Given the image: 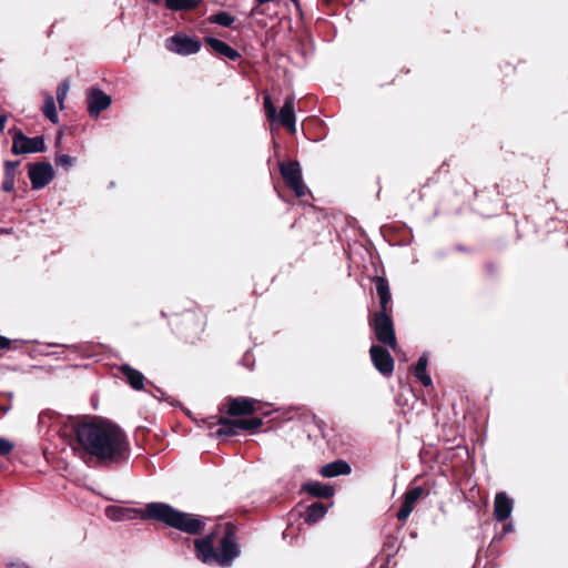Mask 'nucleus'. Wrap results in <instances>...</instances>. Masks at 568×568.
I'll list each match as a JSON object with an SVG mask.
<instances>
[{
  "label": "nucleus",
  "instance_id": "obj_16",
  "mask_svg": "<svg viewBox=\"0 0 568 568\" xmlns=\"http://www.w3.org/2000/svg\"><path fill=\"white\" fill-rule=\"evenodd\" d=\"M204 41L207 45H210V48L214 52L223 57H226L232 61H236L241 58V54L235 49H233L231 45H229L226 42L220 39L209 36L204 38Z\"/></svg>",
  "mask_w": 568,
  "mask_h": 568
},
{
  "label": "nucleus",
  "instance_id": "obj_32",
  "mask_svg": "<svg viewBox=\"0 0 568 568\" xmlns=\"http://www.w3.org/2000/svg\"><path fill=\"white\" fill-rule=\"evenodd\" d=\"M413 509H414V505L403 501L400 508L398 509V511L396 514L397 519L400 521H405L412 514Z\"/></svg>",
  "mask_w": 568,
  "mask_h": 568
},
{
  "label": "nucleus",
  "instance_id": "obj_43",
  "mask_svg": "<svg viewBox=\"0 0 568 568\" xmlns=\"http://www.w3.org/2000/svg\"><path fill=\"white\" fill-rule=\"evenodd\" d=\"M156 392L160 393L161 395H164V392H162V389L160 388H156Z\"/></svg>",
  "mask_w": 568,
  "mask_h": 568
},
{
  "label": "nucleus",
  "instance_id": "obj_42",
  "mask_svg": "<svg viewBox=\"0 0 568 568\" xmlns=\"http://www.w3.org/2000/svg\"><path fill=\"white\" fill-rule=\"evenodd\" d=\"M192 317H193V315L190 313L184 315L185 321H190Z\"/></svg>",
  "mask_w": 568,
  "mask_h": 568
},
{
  "label": "nucleus",
  "instance_id": "obj_1",
  "mask_svg": "<svg viewBox=\"0 0 568 568\" xmlns=\"http://www.w3.org/2000/svg\"><path fill=\"white\" fill-rule=\"evenodd\" d=\"M74 433L83 452L104 465L119 464L129 457L128 436L115 424L81 423L74 427Z\"/></svg>",
  "mask_w": 568,
  "mask_h": 568
},
{
  "label": "nucleus",
  "instance_id": "obj_20",
  "mask_svg": "<svg viewBox=\"0 0 568 568\" xmlns=\"http://www.w3.org/2000/svg\"><path fill=\"white\" fill-rule=\"evenodd\" d=\"M303 489L310 495L318 498H331L335 494L333 486L320 481H310L303 485Z\"/></svg>",
  "mask_w": 568,
  "mask_h": 568
},
{
  "label": "nucleus",
  "instance_id": "obj_37",
  "mask_svg": "<svg viewBox=\"0 0 568 568\" xmlns=\"http://www.w3.org/2000/svg\"><path fill=\"white\" fill-rule=\"evenodd\" d=\"M11 339L0 335V349L9 348Z\"/></svg>",
  "mask_w": 568,
  "mask_h": 568
},
{
  "label": "nucleus",
  "instance_id": "obj_5",
  "mask_svg": "<svg viewBox=\"0 0 568 568\" xmlns=\"http://www.w3.org/2000/svg\"><path fill=\"white\" fill-rule=\"evenodd\" d=\"M278 169L286 185L297 197H302L308 192L307 186L303 182L302 169L297 161L280 162Z\"/></svg>",
  "mask_w": 568,
  "mask_h": 568
},
{
  "label": "nucleus",
  "instance_id": "obj_8",
  "mask_svg": "<svg viewBox=\"0 0 568 568\" xmlns=\"http://www.w3.org/2000/svg\"><path fill=\"white\" fill-rule=\"evenodd\" d=\"M28 176L33 190H41L54 178V170L49 162H34L28 166Z\"/></svg>",
  "mask_w": 568,
  "mask_h": 568
},
{
  "label": "nucleus",
  "instance_id": "obj_19",
  "mask_svg": "<svg viewBox=\"0 0 568 568\" xmlns=\"http://www.w3.org/2000/svg\"><path fill=\"white\" fill-rule=\"evenodd\" d=\"M374 282H375L376 293L379 297V306H381L379 311H390L388 308V304L390 303L392 294H390L389 284H388L387 280L382 276H375Z\"/></svg>",
  "mask_w": 568,
  "mask_h": 568
},
{
  "label": "nucleus",
  "instance_id": "obj_7",
  "mask_svg": "<svg viewBox=\"0 0 568 568\" xmlns=\"http://www.w3.org/2000/svg\"><path fill=\"white\" fill-rule=\"evenodd\" d=\"M239 555L240 548L235 541V535L231 530H226L220 540L217 550H215V564L221 567H229Z\"/></svg>",
  "mask_w": 568,
  "mask_h": 568
},
{
  "label": "nucleus",
  "instance_id": "obj_10",
  "mask_svg": "<svg viewBox=\"0 0 568 568\" xmlns=\"http://www.w3.org/2000/svg\"><path fill=\"white\" fill-rule=\"evenodd\" d=\"M148 514V504L144 509L141 508H130L111 505L105 508V516L113 521H123V520H133L135 518H140L142 520L150 519Z\"/></svg>",
  "mask_w": 568,
  "mask_h": 568
},
{
  "label": "nucleus",
  "instance_id": "obj_34",
  "mask_svg": "<svg viewBox=\"0 0 568 568\" xmlns=\"http://www.w3.org/2000/svg\"><path fill=\"white\" fill-rule=\"evenodd\" d=\"M14 445L12 442L0 437V456H6L10 454L13 449Z\"/></svg>",
  "mask_w": 568,
  "mask_h": 568
},
{
  "label": "nucleus",
  "instance_id": "obj_4",
  "mask_svg": "<svg viewBox=\"0 0 568 568\" xmlns=\"http://www.w3.org/2000/svg\"><path fill=\"white\" fill-rule=\"evenodd\" d=\"M9 133L12 135L11 152L16 155L45 151V141L42 135L29 138L19 129H10Z\"/></svg>",
  "mask_w": 568,
  "mask_h": 568
},
{
  "label": "nucleus",
  "instance_id": "obj_25",
  "mask_svg": "<svg viewBox=\"0 0 568 568\" xmlns=\"http://www.w3.org/2000/svg\"><path fill=\"white\" fill-rule=\"evenodd\" d=\"M42 112L50 122H52L53 124L58 123L59 116L55 108V102L52 95L48 94L45 97Z\"/></svg>",
  "mask_w": 568,
  "mask_h": 568
},
{
  "label": "nucleus",
  "instance_id": "obj_6",
  "mask_svg": "<svg viewBox=\"0 0 568 568\" xmlns=\"http://www.w3.org/2000/svg\"><path fill=\"white\" fill-rule=\"evenodd\" d=\"M201 47L200 40L185 33H175L165 41V48L179 55L195 54L201 50Z\"/></svg>",
  "mask_w": 568,
  "mask_h": 568
},
{
  "label": "nucleus",
  "instance_id": "obj_2",
  "mask_svg": "<svg viewBox=\"0 0 568 568\" xmlns=\"http://www.w3.org/2000/svg\"><path fill=\"white\" fill-rule=\"evenodd\" d=\"M148 516L182 532L196 535L204 530L206 518L203 516L181 511L170 504L153 501L148 504Z\"/></svg>",
  "mask_w": 568,
  "mask_h": 568
},
{
  "label": "nucleus",
  "instance_id": "obj_36",
  "mask_svg": "<svg viewBox=\"0 0 568 568\" xmlns=\"http://www.w3.org/2000/svg\"><path fill=\"white\" fill-rule=\"evenodd\" d=\"M273 1L274 0H255V6L253 7L251 14H255L257 12V8L260 6H263V4L273 2Z\"/></svg>",
  "mask_w": 568,
  "mask_h": 568
},
{
  "label": "nucleus",
  "instance_id": "obj_12",
  "mask_svg": "<svg viewBox=\"0 0 568 568\" xmlns=\"http://www.w3.org/2000/svg\"><path fill=\"white\" fill-rule=\"evenodd\" d=\"M196 558L203 564H215V548L213 534L205 535L194 540Z\"/></svg>",
  "mask_w": 568,
  "mask_h": 568
},
{
  "label": "nucleus",
  "instance_id": "obj_21",
  "mask_svg": "<svg viewBox=\"0 0 568 568\" xmlns=\"http://www.w3.org/2000/svg\"><path fill=\"white\" fill-rule=\"evenodd\" d=\"M428 355L424 353L417 361L414 367L415 377L425 386L428 387L433 384L432 377L427 374Z\"/></svg>",
  "mask_w": 568,
  "mask_h": 568
},
{
  "label": "nucleus",
  "instance_id": "obj_23",
  "mask_svg": "<svg viewBox=\"0 0 568 568\" xmlns=\"http://www.w3.org/2000/svg\"><path fill=\"white\" fill-rule=\"evenodd\" d=\"M328 510V507L323 503L316 501L311 504L305 514V523L313 525L316 524L320 519H322Z\"/></svg>",
  "mask_w": 568,
  "mask_h": 568
},
{
  "label": "nucleus",
  "instance_id": "obj_29",
  "mask_svg": "<svg viewBox=\"0 0 568 568\" xmlns=\"http://www.w3.org/2000/svg\"><path fill=\"white\" fill-rule=\"evenodd\" d=\"M70 85L68 80H63L57 89V101L60 105V108H63L64 100L67 98V94L69 92Z\"/></svg>",
  "mask_w": 568,
  "mask_h": 568
},
{
  "label": "nucleus",
  "instance_id": "obj_33",
  "mask_svg": "<svg viewBox=\"0 0 568 568\" xmlns=\"http://www.w3.org/2000/svg\"><path fill=\"white\" fill-rule=\"evenodd\" d=\"M16 175L11 173H4V178L1 184V189L4 192H12L14 190Z\"/></svg>",
  "mask_w": 568,
  "mask_h": 568
},
{
  "label": "nucleus",
  "instance_id": "obj_11",
  "mask_svg": "<svg viewBox=\"0 0 568 568\" xmlns=\"http://www.w3.org/2000/svg\"><path fill=\"white\" fill-rule=\"evenodd\" d=\"M374 367L384 376H390L394 371V359L390 353L379 345H372L369 349Z\"/></svg>",
  "mask_w": 568,
  "mask_h": 568
},
{
  "label": "nucleus",
  "instance_id": "obj_13",
  "mask_svg": "<svg viewBox=\"0 0 568 568\" xmlns=\"http://www.w3.org/2000/svg\"><path fill=\"white\" fill-rule=\"evenodd\" d=\"M295 97L290 94L285 98L284 104L281 108L278 114L276 113V120L281 125L286 128L290 132H296V116H295Z\"/></svg>",
  "mask_w": 568,
  "mask_h": 568
},
{
  "label": "nucleus",
  "instance_id": "obj_40",
  "mask_svg": "<svg viewBox=\"0 0 568 568\" xmlns=\"http://www.w3.org/2000/svg\"><path fill=\"white\" fill-rule=\"evenodd\" d=\"M504 531H505L506 534H508V532L513 531V525H511V524H507V525H505V526H504Z\"/></svg>",
  "mask_w": 568,
  "mask_h": 568
},
{
  "label": "nucleus",
  "instance_id": "obj_39",
  "mask_svg": "<svg viewBox=\"0 0 568 568\" xmlns=\"http://www.w3.org/2000/svg\"><path fill=\"white\" fill-rule=\"evenodd\" d=\"M7 115L6 114H0V133L3 132L4 130V126H6V123H7Z\"/></svg>",
  "mask_w": 568,
  "mask_h": 568
},
{
  "label": "nucleus",
  "instance_id": "obj_9",
  "mask_svg": "<svg viewBox=\"0 0 568 568\" xmlns=\"http://www.w3.org/2000/svg\"><path fill=\"white\" fill-rule=\"evenodd\" d=\"M111 103V97L102 89L92 87L87 90V108L91 118L98 119L100 113L106 110Z\"/></svg>",
  "mask_w": 568,
  "mask_h": 568
},
{
  "label": "nucleus",
  "instance_id": "obj_44",
  "mask_svg": "<svg viewBox=\"0 0 568 568\" xmlns=\"http://www.w3.org/2000/svg\"><path fill=\"white\" fill-rule=\"evenodd\" d=\"M292 2H296L297 0H291Z\"/></svg>",
  "mask_w": 568,
  "mask_h": 568
},
{
  "label": "nucleus",
  "instance_id": "obj_28",
  "mask_svg": "<svg viewBox=\"0 0 568 568\" xmlns=\"http://www.w3.org/2000/svg\"><path fill=\"white\" fill-rule=\"evenodd\" d=\"M263 420L260 417H253L250 419H239L240 428L243 430L256 429L262 426Z\"/></svg>",
  "mask_w": 568,
  "mask_h": 568
},
{
  "label": "nucleus",
  "instance_id": "obj_14",
  "mask_svg": "<svg viewBox=\"0 0 568 568\" xmlns=\"http://www.w3.org/2000/svg\"><path fill=\"white\" fill-rule=\"evenodd\" d=\"M514 501L506 493H498L494 501V516L497 521H505L513 511Z\"/></svg>",
  "mask_w": 568,
  "mask_h": 568
},
{
  "label": "nucleus",
  "instance_id": "obj_24",
  "mask_svg": "<svg viewBox=\"0 0 568 568\" xmlns=\"http://www.w3.org/2000/svg\"><path fill=\"white\" fill-rule=\"evenodd\" d=\"M202 0H164L165 7L171 11H189L196 8Z\"/></svg>",
  "mask_w": 568,
  "mask_h": 568
},
{
  "label": "nucleus",
  "instance_id": "obj_31",
  "mask_svg": "<svg viewBox=\"0 0 568 568\" xmlns=\"http://www.w3.org/2000/svg\"><path fill=\"white\" fill-rule=\"evenodd\" d=\"M264 109L268 121L273 122L276 120V108L274 106L268 95L264 97Z\"/></svg>",
  "mask_w": 568,
  "mask_h": 568
},
{
  "label": "nucleus",
  "instance_id": "obj_18",
  "mask_svg": "<svg viewBox=\"0 0 568 568\" xmlns=\"http://www.w3.org/2000/svg\"><path fill=\"white\" fill-rule=\"evenodd\" d=\"M351 473H352L351 465L343 459H337L332 463H328V464L322 466L320 469V474L326 478L349 475Z\"/></svg>",
  "mask_w": 568,
  "mask_h": 568
},
{
  "label": "nucleus",
  "instance_id": "obj_41",
  "mask_svg": "<svg viewBox=\"0 0 568 568\" xmlns=\"http://www.w3.org/2000/svg\"><path fill=\"white\" fill-rule=\"evenodd\" d=\"M385 546H387L388 548H392L395 549V541L394 540H388L387 542H385Z\"/></svg>",
  "mask_w": 568,
  "mask_h": 568
},
{
  "label": "nucleus",
  "instance_id": "obj_15",
  "mask_svg": "<svg viewBox=\"0 0 568 568\" xmlns=\"http://www.w3.org/2000/svg\"><path fill=\"white\" fill-rule=\"evenodd\" d=\"M254 399L247 397H235L231 399L227 414L231 416L251 415L255 412Z\"/></svg>",
  "mask_w": 568,
  "mask_h": 568
},
{
  "label": "nucleus",
  "instance_id": "obj_26",
  "mask_svg": "<svg viewBox=\"0 0 568 568\" xmlns=\"http://www.w3.org/2000/svg\"><path fill=\"white\" fill-rule=\"evenodd\" d=\"M209 21L211 23H215L222 27H231L234 23L235 18L226 11H221L216 14L211 16L209 18Z\"/></svg>",
  "mask_w": 568,
  "mask_h": 568
},
{
  "label": "nucleus",
  "instance_id": "obj_30",
  "mask_svg": "<svg viewBox=\"0 0 568 568\" xmlns=\"http://www.w3.org/2000/svg\"><path fill=\"white\" fill-rule=\"evenodd\" d=\"M75 164V159L69 154H59L55 156V165L61 166L65 170L72 168Z\"/></svg>",
  "mask_w": 568,
  "mask_h": 568
},
{
  "label": "nucleus",
  "instance_id": "obj_38",
  "mask_svg": "<svg viewBox=\"0 0 568 568\" xmlns=\"http://www.w3.org/2000/svg\"><path fill=\"white\" fill-rule=\"evenodd\" d=\"M9 568H30L26 562L17 560L9 564Z\"/></svg>",
  "mask_w": 568,
  "mask_h": 568
},
{
  "label": "nucleus",
  "instance_id": "obj_3",
  "mask_svg": "<svg viewBox=\"0 0 568 568\" xmlns=\"http://www.w3.org/2000/svg\"><path fill=\"white\" fill-rule=\"evenodd\" d=\"M369 325L379 343L393 349L396 348L397 339L389 311H378L374 313L369 320Z\"/></svg>",
  "mask_w": 568,
  "mask_h": 568
},
{
  "label": "nucleus",
  "instance_id": "obj_22",
  "mask_svg": "<svg viewBox=\"0 0 568 568\" xmlns=\"http://www.w3.org/2000/svg\"><path fill=\"white\" fill-rule=\"evenodd\" d=\"M220 427L215 432L216 437H232L237 435L240 428L239 419H227L220 418L219 419Z\"/></svg>",
  "mask_w": 568,
  "mask_h": 568
},
{
  "label": "nucleus",
  "instance_id": "obj_17",
  "mask_svg": "<svg viewBox=\"0 0 568 568\" xmlns=\"http://www.w3.org/2000/svg\"><path fill=\"white\" fill-rule=\"evenodd\" d=\"M119 371L125 377L126 383L134 390H142L144 388V384L146 383V379H145L144 375L140 371L133 368L129 364H122L119 367Z\"/></svg>",
  "mask_w": 568,
  "mask_h": 568
},
{
  "label": "nucleus",
  "instance_id": "obj_27",
  "mask_svg": "<svg viewBox=\"0 0 568 568\" xmlns=\"http://www.w3.org/2000/svg\"><path fill=\"white\" fill-rule=\"evenodd\" d=\"M424 494V488L422 486H415L408 489L404 495V501L414 505Z\"/></svg>",
  "mask_w": 568,
  "mask_h": 568
},
{
  "label": "nucleus",
  "instance_id": "obj_35",
  "mask_svg": "<svg viewBox=\"0 0 568 568\" xmlns=\"http://www.w3.org/2000/svg\"><path fill=\"white\" fill-rule=\"evenodd\" d=\"M20 165V161H6L4 162V173H11L16 175V170Z\"/></svg>",
  "mask_w": 568,
  "mask_h": 568
}]
</instances>
